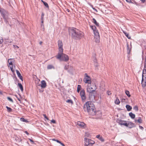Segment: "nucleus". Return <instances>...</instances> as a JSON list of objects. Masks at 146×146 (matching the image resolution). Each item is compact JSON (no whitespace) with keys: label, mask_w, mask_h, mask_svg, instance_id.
<instances>
[{"label":"nucleus","mask_w":146,"mask_h":146,"mask_svg":"<svg viewBox=\"0 0 146 146\" xmlns=\"http://www.w3.org/2000/svg\"><path fill=\"white\" fill-rule=\"evenodd\" d=\"M16 73L18 76L19 78L22 81H23V77L21 75V74L19 72V70H16Z\"/></svg>","instance_id":"nucleus-19"},{"label":"nucleus","mask_w":146,"mask_h":146,"mask_svg":"<svg viewBox=\"0 0 146 146\" xmlns=\"http://www.w3.org/2000/svg\"><path fill=\"white\" fill-rule=\"evenodd\" d=\"M129 115L131 117L132 119H134L135 118V115L132 112L129 113Z\"/></svg>","instance_id":"nucleus-26"},{"label":"nucleus","mask_w":146,"mask_h":146,"mask_svg":"<svg viewBox=\"0 0 146 146\" xmlns=\"http://www.w3.org/2000/svg\"><path fill=\"white\" fill-rule=\"evenodd\" d=\"M14 61V59L13 58H10L8 60V62L9 63V66L11 71H13V62Z\"/></svg>","instance_id":"nucleus-12"},{"label":"nucleus","mask_w":146,"mask_h":146,"mask_svg":"<svg viewBox=\"0 0 146 146\" xmlns=\"http://www.w3.org/2000/svg\"><path fill=\"white\" fill-rule=\"evenodd\" d=\"M123 32L125 34V36L129 39L131 38V37L129 36V34L128 33H127V32L125 31H123Z\"/></svg>","instance_id":"nucleus-29"},{"label":"nucleus","mask_w":146,"mask_h":146,"mask_svg":"<svg viewBox=\"0 0 146 146\" xmlns=\"http://www.w3.org/2000/svg\"><path fill=\"white\" fill-rule=\"evenodd\" d=\"M92 22L97 26H99V23L97 22L96 20L94 18H93Z\"/></svg>","instance_id":"nucleus-22"},{"label":"nucleus","mask_w":146,"mask_h":146,"mask_svg":"<svg viewBox=\"0 0 146 146\" xmlns=\"http://www.w3.org/2000/svg\"><path fill=\"white\" fill-rule=\"evenodd\" d=\"M137 121L139 123H141L142 122V120L141 117H139L138 119L137 120Z\"/></svg>","instance_id":"nucleus-38"},{"label":"nucleus","mask_w":146,"mask_h":146,"mask_svg":"<svg viewBox=\"0 0 146 146\" xmlns=\"http://www.w3.org/2000/svg\"><path fill=\"white\" fill-rule=\"evenodd\" d=\"M91 78L86 73L85 74V77L83 79V81L86 83L90 84L91 83Z\"/></svg>","instance_id":"nucleus-7"},{"label":"nucleus","mask_w":146,"mask_h":146,"mask_svg":"<svg viewBox=\"0 0 146 146\" xmlns=\"http://www.w3.org/2000/svg\"><path fill=\"white\" fill-rule=\"evenodd\" d=\"M143 3H144L145 2V0H140Z\"/></svg>","instance_id":"nucleus-56"},{"label":"nucleus","mask_w":146,"mask_h":146,"mask_svg":"<svg viewBox=\"0 0 146 146\" xmlns=\"http://www.w3.org/2000/svg\"><path fill=\"white\" fill-rule=\"evenodd\" d=\"M53 68V66L52 65H48L47 66V69H50L52 68Z\"/></svg>","instance_id":"nucleus-37"},{"label":"nucleus","mask_w":146,"mask_h":146,"mask_svg":"<svg viewBox=\"0 0 146 146\" xmlns=\"http://www.w3.org/2000/svg\"><path fill=\"white\" fill-rule=\"evenodd\" d=\"M58 47H62L63 43L61 40H59L58 41Z\"/></svg>","instance_id":"nucleus-24"},{"label":"nucleus","mask_w":146,"mask_h":146,"mask_svg":"<svg viewBox=\"0 0 146 146\" xmlns=\"http://www.w3.org/2000/svg\"><path fill=\"white\" fill-rule=\"evenodd\" d=\"M43 116L44 117V118L46 119L47 120H48V118L46 116V115L45 114H43Z\"/></svg>","instance_id":"nucleus-43"},{"label":"nucleus","mask_w":146,"mask_h":146,"mask_svg":"<svg viewBox=\"0 0 146 146\" xmlns=\"http://www.w3.org/2000/svg\"><path fill=\"white\" fill-rule=\"evenodd\" d=\"M29 140H30V141L31 142H33V143L34 142V141L33 140L31 139H29Z\"/></svg>","instance_id":"nucleus-54"},{"label":"nucleus","mask_w":146,"mask_h":146,"mask_svg":"<svg viewBox=\"0 0 146 146\" xmlns=\"http://www.w3.org/2000/svg\"><path fill=\"white\" fill-rule=\"evenodd\" d=\"M2 94V92L0 91V94Z\"/></svg>","instance_id":"nucleus-63"},{"label":"nucleus","mask_w":146,"mask_h":146,"mask_svg":"<svg viewBox=\"0 0 146 146\" xmlns=\"http://www.w3.org/2000/svg\"><path fill=\"white\" fill-rule=\"evenodd\" d=\"M127 2H128L129 3H131V0H125Z\"/></svg>","instance_id":"nucleus-50"},{"label":"nucleus","mask_w":146,"mask_h":146,"mask_svg":"<svg viewBox=\"0 0 146 146\" xmlns=\"http://www.w3.org/2000/svg\"><path fill=\"white\" fill-rule=\"evenodd\" d=\"M94 64V65L96 67H98V63H95Z\"/></svg>","instance_id":"nucleus-47"},{"label":"nucleus","mask_w":146,"mask_h":146,"mask_svg":"<svg viewBox=\"0 0 146 146\" xmlns=\"http://www.w3.org/2000/svg\"><path fill=\"white\" fill-rule=\"evenodd\" d=\"M66 102L67 103L70 104H73V102L71 100H68L66 101Z\"/></svg>","instance_id":"nucleus-39"},{"label":"nucleus","mask_w":146,"mask_h":146,"mask_svg":"<svg viewBox=\"0 0 146 146\" xmlns=\"http://www.w3.org/2000/svg\"><path fill=\"white\" fill-rule=\"evenodd\" d=\"M127 126L129 128H132L135 126V124L131 122H129L128 123H127Z\"/></svg>","instance_id":"nucleus-18"},{"label":"nucleus","mask_w":146,"mask_h":146,"mask_svg":"<svg viewBox=\"0 0 146 146\" xmlns=\"http://www.w3.org/2000/svg\"><path fill=\"white\" fill-rule=\"evenodd\" d=\"M64 69L67 70L68 72L73 74L74 69L73 67L68 65H66L64 67Z\"/></svg>","instance_id":"nucleus-6"},{"label":"nucleus","mask_w":146,"mask_h":146,"mask_svg":"<svg viewBox=\"0 0 146 146\" xmlns=\"http://www.w3.org/2000/svg\"><path fill=\"white\" fill-rule=\"evenodd\" d=\"M61 145L62 146H65L62 143H61Z\"/></svg>","instance_id":"nucleus-57"},{"label":"nucleus","mask_w":146,"mask_h":146,"mask_svg":"<svg viewBox=\"0 0 146 146\" xmlns=\"http://www.w3.org/2000/svg\"><path fill=\"white\" fill-rule=\"evenodd\" d=\"M126 108L127 109V111H131L132 109V107L128 105H126Z\"/></svg>","instance_id":"nucleus-23"},{"label":"nucleus","mask_w":146,"mask_h":146,"mask_svg":"<svg viewBox=\"0 0 146 146\" xmlns=\"http://www.w3.org/2000/svg\"><path fill=\"white\" fill-rule=\"evenodd\" d=\"M17 100L19 101H21V100L20 99L18 98H17Z\"/></svg>","instance_id":"nucleus-58"},{"label":"nucleus","mask_w":146,"mask_h":146,"mask_svg":"<svg viewBox=\"0 0 146 146\" xmlns=\"http://www.w3.org/2000/svg\"><path fill=\"white\" fill-rule=\"evenodd\" d=\"M0 12L6 24L7 25H8L10 26L11 25L9 23V18L7 16V12L4 9H0Z\"/></svg>","instance_id":"nucleus-4"},{"label":"nucleus","mask_w":146,"mask_h":146,"mask_svg":"<svg viewBox=\"0 0 146 146\" xmlns=\"http://www.w3.org/2000/svg\"><path fill=\"white\" fill-rule=\"evenodd\" d=\"M43 20L44 19H41V24H43V22H44V21H43Z\"/></svg>","instance_id":"nucleus-53"},{"label":"nucleus","mask_w":146,"mask_h":146,"mask_svg":"<svg viewBox=\"0 0 146 146\" xmlns=\"http://www.w3.org/2000/svg\"><path fill=\"white\" fill-rule=\"evenodd\" d=\"M84 109L85 111H87L90 114L94 115L95 114L94 105L92 102H87L84 105Z\"/></svg>","instance_id":"nucleus-2"},{"label":"nucleus","mask_w":146,"mask_h":146,"mask_svg":"<svg viewBox=\"0 0 146 146\" xmlns=\"http://www.w3.org/2000/svg\"><path fill=\"white\" fill-rule=\"evenodd\" d=\"M94 34L95 42L97 43H99L100 42V38L99 33L95 32V34Z\"/></svg>","instance_id":"nucleus-10"},{"label":"nucleus","mask_w":146,"mask_h":146,"mask_svg":"<svg viewBox=\"0 0 146 146\" xmlns=\"http://www.w3.org/2000/svg\"><path fill=\"white\" fill-rule=\"evenodd\" d=\"M43 3L44 4V5H45V6L47 8H48V4L47 3H46L45 2H43Z\"/></svg>","instance_id":"nucleus-40"},{"label":"nucleus","mask_w":146,"mask_h":146,"mask_svg":"<svg viewBox=\"0 0 146 146\" xmlns=\"http://www.w3.org/2000/svg\"><path fill=\"white\" fill-rule=\"evenodd\" d=\"M139 127L140 129H141L142 130L143 129V128L142 126H139Z\"/></svg>","instance_id":"nucleus-51"},{"label":"nucleus","mask_w":146,"mask_h":146,"mask_svg":"<svg viewBox=\"0 0 146 146\" xmlns=\"http://www.w3.org/2000/svg\"><path fill=\"white\" fill-rule=\"evenodd\" d=\"M56 141L57 142V143H59L60 141L58 140H57V141Z\"/></svg>","instance_id":"nucleus-59"},{"label":"nucleus","mask_w":146,"mask_h":146,"mask_svg":"<svg viewBox=\"0 0 146 146\" xmlns=\"http://www.w3.org/2000/svg\"><path fill=\"white\" fill-rule=\"evenodd\" d=\"M90 27L91 28L92 30H93L94 34H95V32H97V33H99L98 30L97 29L96 27L94 26H90Z\"/></svg>","instance_id":"nucleus-20"},{"label":"nucleus","mask_w":146,"mask_h":146,"mask_svg":"<svg viewBox=\"0 0 146 146\" xmlns=\"http://www.w3.org/2000/svg\"><path fill=\"white\" fill-rule=\"evenodd\" d=\"M137 121V120H136V119L135 120V122H136Z\"/></svg>","instance_id":"nucleus-64"},{"label":"nucleus","mask_w":146,"mask_h":146,"mask_svg":"<svg viewBox=\"0 0 146 146\" xmlns=\"http://www.w3.org/2000/svg\"><path fill=\"white\" fill-rule=\"evenodd\" d=\"M44 14L42 12L41 14V19H44Z\"/></svg>","instance_id":"nucleus-44"},{"label":"nucleus","mask_w":146,"mask_h":146,"mask_svg":"<svg viewBox=\"0 0 146 146\" xmlns=\"http://www.w3.org/2000/svg\"><path fill=\"white\" fill-rule=\"evenodd\" d=\"M58 50H59V53H61V54H63V48L62 47H58Z\"/></svg>","instance_id":"nucleus-27"},{"label":"nucleus","mask_w":146,"mask_h":146,"mask_svg":"<svg viewBox=\"0 0 146 146\" xmlns=\"http://www.w3.org/2000/svg\"><path fill=\"white\" fill-rule=\"evenodd\" d=\"M57 139H52V140L53 141H57Z\"/></svg>","instance_id":"nucleus-55"},{"label":"nucleus","mask_w":146,"mask_h":146,"mask_svg":"<svg viewBox=\"0 0 146 146\" xmlns=\"http://www.w3.org/2000/svg\"><path fill=\"white\" fill-rule=\"evenodd\" d=\"M77 124L79 126L81 127H84L85 125L84 123L80 121H78Z\"/></svg>","instance_id":"nucleus-16"},{"label":"nucleus","mask_w":146,"mask_h":146,"mask_svg":"<svg viewBox=\"0 0 146 146\" xmlns=\"http://www.w3.org/2000/svg\"><path fill=\"white\" fill-rule=\"evenodd\" d=\"M97 89L96 85L94 83L88 84L87 88V91L88 92H94Z\"/></svg>","instance_id":"nucleus-5"},{"label":"nucleus","mask_w":146,"mask_h":146,"mask_svg":"<svg viewBox=\"0 0 146 146\" xmlns=\"http://www.w3.org/2000/svg\"><path fill=\"white\" fill-rule=\"evenodd\" d=\"M41 28L42 29H44V25L43 24H41Z\"/></svg>","instance_id":"nucleus-45"},{"label":"nucleus","mask_w":146,"mask_h":146,"mask_svg":"<svg viewBox=\"0 0 146 146\" xmlns=\"http://www.w3.org/2000/svg\"><path fill=\"white\" fill-rule=\"evenodd\" d=\"M120 101L119 100L118 98H117L115 100V103L117 105H118L119 104Z\"/></svg>","instance_id":"nucleus-32"},{"label":"nucleus","mask_w":146,"mask_h":146,"mask_svg":"<svg viewBox=\"0 0 146 146\" xmlns=\"http://www.w3.org/2000/svg\"><path fill=\"white\" fill-rule=\"evenodd\" d=\"M107 94L108 95H110L111 94L110 92V91H108L107 92Z\"/></svg>","instance_id":"nucleus-48"},{"label":"nucleus","mask_w":146,"mask_h":146,"mask_svg":"<svg viewBox=\"0 0 146 146\" xmlns=\"http://www.w3.org/2000/svg\"><path fill=\"white\" fill-rule=\"evenodd\" d=\"M96 137L100 140L101 142H104V139L103 137L100 135H97Z\"/></svg>","instance_id":"nucleus-17"},{"label":"nucleus","mask_w":146,"mask_h":146,"mask_svg":"<svg viewBox=\"0 0 146 146\" xmlns=\"http://www.w3.org/2000/svg\"><path fill=\"white\" fill-rule=\"evenodd\" d=\"M133 109L134 110H135L136 111H138V107L137 106H134L133 108Z\"/></svg>","instance_id":"nucleus-36"},{"label":"nucleus","mask_w":146,"mask_h":146,"mask_svg":"<svg viewBox=\"0 0 146 146\" xmlns=\"http://www.w3.org/2000/svg\"><path fill=\"white\" fill-rule=\"evenodd\" d=\"M144 68L142 74V79L141 84L143 87H145L146 86V61L144 63Z\"/></svg>","instance_id":"nucleus-3"},{"label":"nucleus","mask_w":146,"mask_h":146,"mask_svg":"<svg viewBox=\"0 0 146 146\" xmlns=\"http://www.w3.org/2000/svg\"><path fill=\"white\" fill-rule=\"evenodd\" d=\"M18 86H19V88H20L21 90L22 91H23V86L20 83H18Z\"/></svg>","instance_id":"nucleus-31"},{"label":"nucleus","mask_w":146,"mask_h":146,"mask_svg":"<svg viewBox=\"0 0 146 146\" xmlns=\"http://www.w3.org/2000/svg\"><path fill=\"white\" fill-rule=\"evenodd\" d=\"M69 32L72 38L76 40L80 39L84 35V33L82 32L75 28L70 29H69Z\"/></svg>","instance_id":"nucleus-1"},{"label":"nucleus","mask_w":146,"mask_h":146,"mask_svg":"<svg viewBox=\"0 0 146 146\" xmlns=\"http://www.w3.org/2000/svg\"><path fill=\"white\" fill-rule=\"evenodd\" d=\"M69 60V57L68 56L65 54H62L61 61H64L65 62L68 61Z\"/></svg>","instance_id":"nucleus-11"},{"label":"nucleus","mask_w":146,"mask_h":146,"mask_svg":"<svg viewBox=\"0 0 146 146\" xmlns=\"http://www.w3.org/2000/svg\"><path fill=\"white\" fill-rule=\"evenodd\" d=\"M62 143L61 141H60L59 143H60V144H61Z\"/></svg>","instance_id":"nucleus-62"},{"label":"nucleus","mask_w":146,"mask_h":146,"mask_svg":"<svg viewBox=\"0 0 146 146\" xmlns=\"http://www.w3.org/2000/svg\"><path fill=\"white\" fill-rule=\"evenodd\" d=\"M41 83L40 86L42 88H46V84L45 80L42 81L41 82Z\"/></svg>","instance_id":"nucleus-14"},{"label":"nucleus","mask_w":146,"mask_h":146,"mask_svg":"<svg viewBox=\"0 0 146 146\" xmlns=\"http://www.w3.org/2000/svg\"><path fill=\"white\" fill-rule=\"evenodd\" d=\"M51 121V122H52V123H56V121L54 120H52Z\"/></svg>","instance_id":"nucleus-46"},{"label":"nucleus","mask_w":146,"mask_h":146,"mask_svg":"<svg viewBox=\"0 0 146 146\" xmlns=\"http://www.w3.org/2000/svg\"><path fill=\"white\" fill-rule=\"evenodd\" d=\"M6 107L7 109V111L9 112H11L12 110L9 107L7 106H6Z\"/></svg>","instance_id":"nucleus-33"},{"label":"nucleus","mask_w":146,"mask_h":146,"mask_svg":"<svg viewBox=\"0 0 146 146\" xmlns=\"http://www.w3.org/2000/svg\"><path fill=\"white\" fill-rule=\"evenodd\" d=\"M116 121L119 124L121 125H123L126 127L127 126V123L125 121L122 120L118 119Z\"/></svg>","instance_id":"nucleus-9"},{"label":"nucleus","mask_w":146,"mask_h":146,"mask_svg":"<svg viewBox=\"0 0 146 146\" xmlns=\"http://www.w3.org/2000/svg\"><path fill=\"white\" fill-rule=\"evenodd\" d=\"M25 133L27 135H29V133L27 131H25Z\"/></svg>","instance_id":"nucleus-52"},{"label":"nucleus","mask_w":146,"mask_h":146,"mask_svg":"<svg viewBox=\"0 0 146 146\" xmlns=\"http://www.w3.org/2000/svg\"><path fill=\"white\" fill-rule=\"evenodd\" d=\"M127 52L128 54H129L131 51V48L130 47V48L129 47V45L128 44V43L127 44Z\"/></svg>","instance_id":"nucleus-25"},{"label":"nucleus","mask_w":146,"mask_h":146,"mask_svg":"<svg viewBox=\"0 0 146 146\" xmlns=\"http://www.w3.org/2000/svg\"><path fill=\"white\" fill-rule=\"evenodd\" d=\"M20 119L21 121L23 122L28 123L29 122L27 119H25L24 118H21Z\"/></svg>","instance_id":"nucleus-30"},{"label":"nucleus","mask_w":146,"mask_h":146,"mask_svg":"<svg viewBox=\"0 0 146 146\" xmlns=\"http://www.w3.org/2000/svg\"><path fill=\"white\" fill-rule=\"evenodd\" d=\"M14 48H19V47L17 45H13Z\"/></svg>","instance_id":"nucleus-49"},{"label":"nucleus","mask_w":146,"mask_h":146,"mask_svg":"<svg viewBox=\"0 0 146 146\" xmlns=\"http://www.w3.org/2000/svg\"><path fill=\"white\" fill-rule=\"evenodd\" d=\"M125 93L127 96L129 97H130L131 96V95L130 94L129 92V91L127 90H125Z\"/></svg>","instance_id":"nucleus-28"},{"label":"nucleus","mask_w":146,"mask_h":146,"mask_svg":"<svg viewBox=\"0 0 146 146\" xmlns=\"http://www.w3.org/2000/svg\"><path fill=\"white\" fill-rule=\"evenodd\" d=\"M81 86L80 85H78L77 86V92L79 93L80 91Z\"/></svg>","instance_id":"nucleus-35"},{"label":"nucleus","mask_w":146,"mask_h":146,"mask_svg":"<svg viewBox=\"0 0 146 146\" xmlns=\"http://www.w3.org/2000/svg\"><path fill=\"white\" fill-rule=\"evenodd\" d=\"M93 61L94 62V64L97 63L96 59V58H95V57L94 58Z\"/></svg>","instance_id":"nucleus-42"},{"label":"nucleus","mask_w":146,"mask_h":146,"mask_svg":"<svg viewBox=\"0 0 146 146\" xmlns=\"http://www.w3.org/2000/svg\"><path fill=\"white\" fill-rule=\"evenodd\" d=\"M42 43V42H40L39 43V44L40 45H41Z\"/></svg>","instance_id":"nucleus-60"},{"label":"nucleus","mask_w":146,"mask_h":146,"mask_svg":"<svg viewBox=\"0 0 146 146\" xmlns=\"http://www.w3.org/2000/svg\"><path fill=\"white\" fill-rule=\"evenodd\" d=\"M95 143L94 141L90 139V145L89 146H92V145Z\"/></svg>","instance_id":"nucleus-34"},{"label":"nucleus","mask_w":146,"mask_h":146,"mask_svg":"<svg viewBox=\"0 0 146 146\" xmlns=\"http://www.w3.org/2000/svg\"><path fill=\"white\" fill-rule=\"evenodd\" d=\"M90 139L86 138H84L85 146H89L90 145Z\"/></svg>","instance_id":"nucleus-15"},{"label":"nucleus","mask_w":146,"mask_h":146,"mask_svg":"<svg viewBox=\"0 0 146 146\" xmlns=\"http://www.w3.org/2000/svg\"><path fill=\"white\" fill-rule=\"evenodd\" d=\"M7 99L9 101L11 102H12L13 103V100L11 98L9 97H8L7 98Z\"/></svg>","instance_id":"nucleus-41"},{"label":"nucleus","mask_w":146,"mask_h":146,"mask_svg":"<svg viewBox=\"0 0 146 146\" xmlns=\"http://www.w3.org/2000/svg\"><path fill=\"white\" fill-rule=\"evenodd\" d=\"M93 9H94V10H95L97 12V11L96 9H95V8H93Z\"/></svg>","instance_id":"nucleus-61"},{"label":"nucleus","mask_w":146,"mask_h":146,"mask_svg":"<svg viewBox=\"0 0 146 146\" xmlns=\"http://www.w3.org/2000/svg\"><path fill=\"white\" fill-rule=\"evenodd\" d=\"M80 95L82 101H85L86 97L85 92L84 90H83L80 91Z\"/></svg>","instance_id":"nucleus-8"},{"label":"nucleus","mask_w":146,"mask_h":146,"mask_svg":"<svg viewBox=\"0 0 146 146\" xmlns=\"http://www.w3.org/2000/svg\"><path fill=\"white\" fill-rule=\"evenodd\" d=\"M89 96L90 100L92 101H94L95 100V96L94 92H89Z\"/></svg>","instance_id":"nucleus-13"},{"label":"nucleus","mask_w":146,"mask_h":146,"mask_svg":"<svg viewBox=\"0 0 146 146\" xmlns=\"http://www.w3.org/2000/svg\"><path fill=\"white\" fill-rule=\"evenodd\" d=\"M62 54L59 53L58 55L56 56V58L59 59L61 61V59Z\"/></svg>","instance_id":"nucleus-21"}]
</instances>
